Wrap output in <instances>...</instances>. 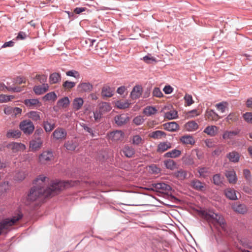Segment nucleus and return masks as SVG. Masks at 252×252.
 Returning <instances> with one entry per match:
<instances>
[{"label": "nucleus", "mask_w": 252, "mask_h": 252, "mask_svg": "<svg viewBox=\"0 0 252 252\" xmlns=\"http://www.w3.org/2000/svg\"><path fill=\"white\" fill-rule=\"evenodd\" d=\"M49 89L48 84H43L42 85L35 86L33 90L34 93L37 95H41L46 92Z\"/></svg>", "instance_id": "f8f14e48"}, {"label": "nucleus", "mask_w": 252, "mask_h": 252, "mask_svg": "<svg viewBox=\"0 0 252 252\" xmlns=\"http://www.w3.org/2000/svg\"><path fill=\"white\" fill-rule=\"evenodd\" d=\"M153 94L154 96L160 97L163 96V94L158 88H155L153 92Z\"/></svg>", "instance_id": "680f3d73"}, {"label": "nucleus", "mask_w": 252, "mask_h": 252, "mask_svg": "<svg viewBox=\"0 0 252 252\" xmlns=\"http://www.w3.org/2000/svg\"><path fill=\"white\" fill-rule=\"evenodd\" d=\"M53 156V153L51 151H45L39 156V160L42 163H45L51 161Z\"/></svg>", "instance_id": "423d86ee"}, {"label": "nucleus", "mask_w": 252, "mask_h": 252, "mask_svg": "<svg viewBox=\"0 0 252 252\" xmlns=\"http://www.w3.org/2000/svg\"><path fill=\"white\" fill-rule=\"evenodd\" d=\"M213 183L217 185H220L222 183V178L220 174H216L213 178Z\"/></svg>", "instance_id": "603ef678"}, {"label": "nucleus", "mask_w": 252, "mask_h": 252, "mask_svg": "<svg viewBox=\"0 0 252 252\" xmlns=\"http://www.w3.org/2000/svg\"><path fill=\"white\" fill-rule=\"evenodd\" d=\"M150 136L154 139H159L163 136H165L166 134L164 132L161 130H157L150 134Z\"/></svg>", "instance_id": "4c0bfd02"}, {"label": "nucleus", "mask_w": 252, "mask_h": 252, "mask_svg": "<svg viewBox=\"0 0 252 252\" xmlns=\"http://www.w3.org/2000/svg\"><path fill=\"white\" fill-rule=\"evenodd\" d=\"M64 146L67 150L74 151L77 147V144L73 141H68L64 143Z\"/></svg>", "instance_id": "79ce46f5"}, {"label": "nucleus", "mask_w": 252, "mask_h": 252, "mask_svg": "<svg viewBox=\"0 0 252 252\" xmlns=\"http://www.w3.org/2000/svg\"><path fill=\"white\" fill-rule=\"evenodd\" d=\"M66 75L68 76L73 77L75 78L79 77V73L78 71L75 70H71L66 72Z\"/></svg>", "instance_id": "4d7b16f0"}, {"label": "nucleus", "mask_w": 252, "mask_h": 252, "mask_svg": "<svg viewBox=\"0 0 252 252\" xmlns=\"http://www.w3.org/2000/svg\"><path fill=\"white\" fill-rule=\"evenodd\" d=\"M224 150L223 146H221L215 149L212 154L213 156H219Z\"/></svg>", "instance_id": "0e129e2a"}, {"label": "nucleus", "mask_w": 252, "mask_h": 252, "mask_svg": "<svg viewBox=\"0 0 252 252\" xmlns=\"http://www.w3.org/2000/svg\"><path fill=\"white\" fill-rule=\"evenodd\" d=\"M181 141L186 144L193 145L195 143V140L193 137L191 135H185L180 138Z\"/></svg>", "instance_id": "cd10ccee"}, {"label": "nucleus", "mask_w": 252, "mask_h": 252, "mask_svg": "<svg viewBox=\"0 0 252 252\" xmlns=\"http://www.w3.org/2000/svg\"><path fill=\"white\" fill-rule=\"evenodd\" d=\"M163 126L164 129L171 132L175 131L179 128V125L175 122L165 123Z\"/></svg>", "instance_id": "4468645a"}, {"label": "nucleus", "mask_w": 252, "mask_h": 252, "mask_svg": "<svg viewBox=\"0 0 252 252\" xmlns=\"http://www.w3.org/2000/svg\"><path fill=\"white\" fill-rule=\"evenodd\" d=\"M191 184V186L197 190L202 191L204 189L203 184L199 180H193L192 181Z\"/></svg>", "instance_id": "72a5a7b5"}, {"label": "nucleus", "mask_w": 252, "mask_h": 252, "mask_svg": "<svg viewBox=\"0 0 252 252\" xmlns=\"http://www.w3.org/2000/svg\"><path fill=\"white\" fill-rule=\"evenodd\" d=\"M57 96L54 92H50L47 94L43 97V100L45 101L55 100L57 99Z\"/></svg>", "instance_id": "37998d69"}, {"label": "nucleus", "mask_w": 252, "mask_h": 252, "mask_svg": "<svg viewBox=\"0 0 252 252\" xmlns=\"http://www.w3.org/2000/svg\"><path fill=\"white\" fill-rule=\"evenodd\" d=\"M203 218L209 222H216L224 231H226V223L224 218L219 214H216L211 210H203L201 212Z\"/></svg>", "instance_id": "f03ea898"}, {"label": "nucleus", "mask_w": 252, "mask_h": 252, "mask_svg": "<svg viewBox=\"0 0 252 252\" xmlns=\"http://www.w3.org/2000/svg\"><path fill=\"white\" fill-rule=\"evenodd\" d=\"M11 146V149L14 151H24L26 149V146L24 144L21 143H16L14 142L12 143L9 145Z\"/></svg>", "instance_id": "bb28decb"}, {"label": "nucleus", "mask_w": 252, "mask_h": 252, "mask_svg": "<svg viewBox=\"0 0 252 252\" xmlns=\"http://www.w3.org/2000/svg\"><path fill=\"white\" fill-rule=\"evenodd\" d=\"M115 122L118 126H122L129 121V117L125 114L117 115L115 117Z\"/></svg>", "instance_id": "9b49d317"}, {"label": "nucleus", "mask_w": 252, "mask_h": 252, "mask_svg": "<svg viewBox=\"0 0 252 252\" xmlns=\"http://www.w3.org/2000/svg\"><path fill=\"white\" fill-rule=\"evenodd\" d=\"M42 126L46 132H50L55 128L56 125L55 123H52L51 120H47L43 122Z\"/></svg>", "instance_id": "6ab92c4d"}, {"label": "nucleus", "mask_w": 252, "mask_h": 252, "mask_svg": "<svg viewBox=\"0 0 252 252\" xmlns=\"http://www.w3.org/2000/svg\"><path fill=\"white\" fill-rule=\"evenodd\" d=\"M153 190L162 194H168L171 190V187L164 183H158L152 184L150 188L143 187V194L145 195L144 198H147V190Z\"/></svg>", "instance_id": "7ed1b4c3"}, {"label": "nucleus", "mask_w": 252, "mask_h": 252, "mask_svg": "<svg viewBox=\"0 0 252 252\" xmlns=\"http://www.w3.org/2000/svg\"><path fill=\"white\" fill-rule=\"evenodd\" d=\"M244 120L248 123L252 124V113L247 112L243 115Z\"/></svg>", "instance_id": "13d9d810"}, {"label": "nucleus", "mask_w": 252, "mask_h": 252, "mask_svg": "<svg viewBox=\"0 0 252 252\" xmlns=\"http://www.w3.org/2000/svg\"><path fill=\"white\" fill-rule=\"evenodd\" d=\"M75 83L74 82L65 81L63 84V87L65 90H70L75 86Z\"/></svg>", "instance_id": "3c124183"}, {"label": "nucleus", "mask_w": 252, "mask_h": 252, "mask_svg": "<svg viewBox=\"0 0 252 252\" xmlns=\"http://www.w3.org/2000/svg\"><path fill=\"white\" fill-rule=\"evenodd\" d=\"M227 122L229 121H236L238 119L237 116L234 113H230L226 118Z\"/></svg>", "instance_id": "338daca9"}, {"label": "nucleus", "mask_w": 252, "mask_h": 252, "mask_svg": "<svg viewBox=\"0 0 252 252\" xmlns=\"http://www.w3.org/2000/svg\"><path fill=\"white\" fill-rule=\"evenodd\" d=\"M101 95L103 97H110L113 95V90L109 86H104L102 88Z\"/></svg>", "instance_id": "b1692460"}, {"label": "nucleus", "mask_w": 252, "mask_h": 252, "mask_svg": "<svg viewBox=\"0 0 252 252\" xmlns=\"http://www.w3.org/2000/svg\"><path fill=\"white\" fill-rule=\"evenodd\" d=\"M42 141L41 137L34 138L30 142V148L32 151H36L38 150L42 145Z\"/></svg>", "instance_id": "1a4fd4ad"}, {"label": "nucleus", "mask_w": 252, "mask_h": 252, "mask_svg": "<svg viewBox=\"0 0 252 252\" xmlns=\"http://www.w3.org/2000/svg\"><path fill=\"white\" fill-rule=\"evenodd\" d=\"M9 189V185L8 182H3L0 184V195L5 193Z\"/></svg>", "instance_id": "ea45409f"}, {"label": "nucleus", "mask_w": 252, "mask_h": 252, "mask_svg": "<svg viewBox=\"0 0 252 252\" xmlns=\"http://www.w3.org/2000/svg\"><path fill=\"white\" fill-rule=\"evenodd\" d=\"M157 112V110L155 107L147 106L143 111V113L147 116H150L156 114Z\"/></svg>", "instance_id": "e433bc0d"}, {"label": "nucleus", "mask_w": 252, "mask_h": 252, "mask_svg": "<svg viewBox=\"0 0 252 252\" xmlns=\"http://www.w3.org/2000/svg\"><path fill=\"white\" fill-rule=\"evenodd\" d=\"M171 148V144L168 141L160 142L158 146L157 152L163 153Z\"/></svg>", "instance_id": "412c9836"}, {"label": "nucleus", "mask_w": 252, "mask_h": 252, "mask_svg": "<svg viewBox=\"0 0 252 252\" xmlns=\"http://www.w3.org/2000/svg\"><path fill=\"white\" fill-rule=\"evenodd\" d=\"M200 113L197 112L196 109L192 110L189 111L187 113V117L188 118H191L195 116L199 115Z\"/></svg>", "instance_id": "052dcab7"}, {"label": "nucleus", "mask_w": 252, "mask_h": 252, "mask_svg": "<svg viewBox=\"0 0 252 252\" xmlns=\"http://www.w3.org/2000/svg\"><path fill=\"white\" fill-rule=\"evenodd\" d=\"M20 129L26 135L32 133L34 126L33 123L30 120H25L21 121L19 125Z\"/></svg>", "instance_id": "20e7f679"}, {"label": "nucleus", "mask_w": 252, "mask_h": 252, "mask_svg": "<svg viewBox=\"0 0 252 252\" xmlns=\"http://www.w3.org/2000/svg\"><path fill=\"white\" fill-rule=\"evenodd\" d=\"M124 133L121 130H116L108 134L109 138L113 141H122L124 138Z\"/></svg>", "instance_id": "6e6552de"}, {"label": "nucleus", "mask_w": 252, "mask_h": 252, "mask_svg": "<svg viewBox=\"0 0 252 252\" xmlns=\"http://www.w3.org/2000/svg\"><path fill=\"white\" fill-rule=\"evenodd\" d=\"M13 98L14 96L13 95H7L5 94H0V102H7Z\"/></svg>", "instance_id": "8fccbe9b"}, {"label": "nucleus", "mask_w": 252, "mask_h": 252, "mask_svg": "<svg viewBox=\"0 0 252 252\" xmlns=\"http://www.w3.org/2000/svg\"><path fill=\"white\" fill-rule=\"evenodd\" d=\"M100 109L101 112H108L111 110V107L109 103L103 102L100 104Z\"/></svg>", "instance_id": "49530a36"}, {"label": "nucleus", "mask_w": 252, "mask_h": 252, "mask_svg": "<svg viewBox=\"0 0 252 252\" xmlns=\"http://www.w3.org/2000/svg\"><path fill=\"white\" fill-rule=\"evenodd\" d=\"M69 104V100L68 97H64L58 101V104L63 107H66Z\"/></svg>", "instance_id": "de8ad7c7"}, {"label": "nucleus", "mask_w": 252, "mask_h": 252, "mask_svg": "<svg viewBox=\"0 0 252 252\" xmlns=\"http://www.w3.org/2000/svg\"><path fill=\"white\" fill-rule=\"evenodd\" d=\"M240 132L239 129L234 130H225L222 134V138L224 140L232 139L237 135Z\"/></svg>", "instance_id": "ddd939ff"}, {"label": "nucleus", "mask_w": 252, "mask_h": 252, "mask_svg": "<svg viewBox=\"0 0 252 252\" xmlns=\"http://www.w3.org/2000/svg\"><path fill=\"white\" fill-rule=\"evenodd\" d=\"M226 157L230 162L234 163L238 162L240 159L239 154L236 151H232L229 153L227 154Z\"/></svg>", "instance_id": "4be33fe9"}, {"label": "nucleus", "mask_w": 252, "mask_h": 252, "mask_svg": "<svg viewBox=\"0 0 252 252\" xmlns=\"http://www.w3.org/2000/svg\"><path fill=\"white\" fill-rule=\"evenodd\" d=\"M44 133V131L42 128H37L33 134V137L34 138H37L38 137H40V136L41 134H42Z\"/></svg>", "instance_id": "e2e57ef3"}, {"label": "nucleus", "mask_w": 252, "mask_h": 252, "mask_svg": "<svg viewBox=\"0 0 252 252\" xmlns=\"http://www.w3.org/2000/svg\"><path fill=\"white\" fill-rule=\"evenodd\" d=\"M243 175L245 179L249 182L252 180V177L250 171L248 169H245L243 170Z\"/></svg>", "instance_id": "864d4df0"}, {"label": "nucleus", "mask_w": 252, "mask_h": 252, "mask_svg": "<svg viewBox=\"0 0 252 252\" xmlns=\"http://www.w3.org/2000/svg\"><path fill=\"white\" fill-rule=\"evenodd\" d=\"M21 135V131L18 130H10L7 131L6 136L7 138H17L20 137Z\"/></svg>", "instance_id": "2f4dec72"}, {"label": "nucleus", "mask_w": 252, "mask_h": 252, "mask_svg": "<svg viewBox=\"0 0 252 252\" xmlns=\"http://www.w3.org/2000/svg\"><path fill=\"white\" fill-rule=\"evenodd\" d=\"M227 105L228 104L226 102L223 101L217 103L216 105V107L219 111H220L221 113H224L227 107Z\"/></svg>", "instance_id": "a18cd8bd"}, {"label": "nucleus", "mask_w": 252, "mask_h": 252, "mask_svg": "<svg viewBox=\"0 0 252 252\" xmlns=\"http://www.w3.org/2000/svg\"><path fill=\"white\" fill-rule=\"evenodd\" d=\"M226 196L231 200L237 199L236 191L232 189H227L225 190Z\"/></svg>", "instance_id": "c85d7f7f"}, {"label": "nucleus", "mask_w": 252, "mask_h": 252, "mask_svg": "<svg viewBox=\"0 0 252 252\" xmlns=\"http://www.w3.org/2000/svg\"><path fill=\"white\" fill-rule=\"evenodd\" d=\"M28 116L34 121H37L40 119V113L37 111H32L30 112Z\"/></svg>", "instance_id": "58836bf2"}, {"label": "nucleus", "mask_w": 252, "mask_h": 252, "mask_svg": "<svg viewBox=\"0 0 252 252\" xmlns=\"http://www.w3.org/2000/svg\"><path fill=\"white\" fill-rule=\"evenodd\" d=\"M198 172L200 177L205 178L209 174V168L206 167H200L198 168Z\"/></svg>", "instance_id": "c03bdc74"}, {"label": "nucleus", "mask_w": 252, "mask_h": 252, "mask_svg": "<svg viewBox=\"0 0 252 252\" xmlns=\"http://www.w3.org/2000/svg\"><path fill=\"white\" fill-rule=\"evenodd\" d=\"M123 154L127 158H131L134 154L133 149L128 146H125L122 150Z\"/></svg>", "instance_id": "c756f323"}, {"label": "nucleus", "mask_w": 252, "mask_h": 252, "mask_svg": "<svg viewBox=\"0 0 252 252\" xmlns=\"http://www.w3.org/2000/svg\"><path fill=\"white\" fill-rule=\"evenodd\" d=\"M116 106L120 109H126L129 107V103L127 101H117L116 102Z\"/></svg>", "instance_id": "09e8293b"}, {"label": "nucleus", "mask_w": 252, "mask_h": 252, "mask_svg": "<svg viewBox=\"0 0 252 252\" xmlns=\"http://www.w3.org/2000/svg\"><path fill=\"white\" fill-rule=\"evenodd\" d=\"M142 141V138L139 135H136L133 136L132 138V143L133 144L138 145L140 144Z\"/></svg>", "instance_id": "69168bd1"}, {"label": "nucleus", "mask_w": 252, "mask_h": 252, "mask_svg": "<svg viewBox=\"0 0 252 252\" xmlns=\"http://www.w3.org/2000/svg\"><path fill=\"white\" fill-rule=\"evenodd\" d=\"M81 126L83 128V129L92 136V137H94L95 135L94 132V130L89 127L86 124H81Z\"/></svg>", "instance_id": "6e6d98bb"}, {"label": "nucleus", "mask_w": 252, "mask_h": 252, "mask_svg": "<svg viewBox=\"0 0 252 252\" xmlns=\"http://www.w3.org/2000/svg\"><path fill=\"white\" fill-rule=\"evenodd\" d=\"M174 176L180 180H184L186 178L187 172L186 171L180 169L174 173Z\"/></svg>", "instance_id": "a19ab883"}, {"label": "nucleus", "mask_w": 252, "mask_h": 252, "mask_svg": "<svg viewBox=\"0 0 252 252\" xmlns=\"http://www.w3.org/2000/svg\"><path fill=\"white\" fill-rule=\"evenodd\" d=\"M93 89V85L90 82H81L77 86V91L81 93H90Z\"/></svg>", "instance_id": "39448f33"}, {"label": "nucleus", "mask_w": 252, "mask_h": 252, "mask_svg": "<svg viewBox=\"0 0 252 252\" xmlns=\"http://www.w3.org/2000/svg\"><path fill=\"white\" fill-rule=\"evenodd\" d=\"M184 127L186 131L192 132L198 128V125L195 121H191L185 124Z\"/></svg>", "instance_id": "2eb2a0df"}, {"label": "nucleus", "mask_w": 252, "mask_h": 252, "mask_svg": "<svg viewBox=\"0 0 252 252\" xmlns=\"http://www.w3.org/2000/svg\"><path fill=\"white\" fill-rule=\"evenodd\" d=\"M232 208L236 213L244 214L247 212V208L244 204L240 203L239 202L234 203L232 205Z\"/></svg>", "instance_id": "9d476101"}, {"label": "nucleus", "mask_w": 252, "mask_h": 252, "mask_svg": "<svg viewBox=\"0 0 252 252\" xmlns=\"http://www.w3.org/2000/svg\"><path fill=\"white\" fill-rule=\"evenodd\" d=\"M218 130V128L217 126H207L204 129L203 132L211 136H214L216 135Z\"/></svg>", "instance_id": "5701e85b"}, {"label": "nucleus", "mask_w": 252, "mask_h": 252, "mask_svg": "<svg viewBox=\"0 0 252 252\" xmlns=\"http://www.w3.org/2000/svg\"><path fill=\"white\" fill-rule=\"evenodd\" d=\"M206 117L207 119L211 121H216L220 119V117L219 116L214 110H208L206 111Z\"/></svg>", "instance_id": "aec40b11"}, {"label": "nucleus", "mask_w": 252, "mask_h": 252, "mask_svg": "<svg viewBox=\"0 0 252 252\" xmlns=\"http://www.w3.org/2000/svg\"><path fill=\"white\" fill-rule=\"evenodd\" d=\"M83 103L84 100L82 98H76L73 101V108L75 110H79L83 106Z\"/></svg>", "instance_id": "a878e982"}, {"label": "nucleus", "mask_w": 252, "mask_h": 252, "mask_svg": "<svg viewBox=\"0 0 252 252\" xmlns=\"http://www.w3.org/2000/svg\"><path fill=\"white\" fill-rule=\"evenodd\" d=\"M61 74L57 72H54L50 75L49 82L51 84H56L61 81Z\"/></svg>", "instance_id": "393cba45"}, {"label": "nucleus", "mask_w": 252, "mask_h": 252, "mask_svg": "<svg viewBox=\"0 0 252 252\" xmlns=\"http://www.w3.org/2000/svg\"><path fill=\"white\" fill-rule=\"evenodd\" d=\"M164 165L166 168L174 170L177 168L176 163L172 159H167L164 161Z\"/></svg>", "instance_id": "c9c22d12"}, {"label": "nucleus", "mask_w": 252, "mask_h": 252, "mask_svg": "<svg viewBox=\"0 0 252 252\" xmlns=\"http://www.w3.org/2000/svg\"><path fill=\"white\" fill-rule=\"evenodd\" d=\"M142 94V86L136 85L132 89L130 93V97L132 99L139 98Z\"/></svg>", "instance_id": "dca6fc26"}, {"label": "nucleus", "mask_w": 252, "mask_h": 252, "mask_svg": "<svg viewBox=\"0 0 252 252\" xmlns=\"http://www.w3.org/2000/svg\"><path fill=\"white\" fill-rule=\"evenodd\" d=\"M6 90L8 91L13 92H20L22 91V89L20 87H7Z\"/></svg>", "instance_id": "774afa93"}, {"label": "nucleus", "mask_w": 252, "mask_h": 252, "mask_svg": "<svg viewBox=\"0 0 252 252\" xmlns=\"http://www.w3.org/2000/svg\"><path fill=\"white\" fill-rule=\"evenodd\" d=\"M178 112L176 110H171L165 113L164 117L168 120L176 119L178 118Z\"/></svg>", "instance_id": "473e14b6"}, {"label": "nucleus", "mask_w": 252, "mask_h": 252, "mask_svg": "<svg viewBox=\"0 0 252 252\" xmlns=\"http://www.w3.org/2000/svg\"><path fill=\"white\" fill-rule=\"evenodd\" d=\"M66 135V130L62 127H58L53 133V137L57 140L65 139Z\"/></svg>", "instance_id": "0eeeda50"}, {"label": "nucleus", "mask_w": 252, "mask_h": 252, "mask_svg": "<svg viewBox=\"0 0 252 252\" xmlns=\"http://www.w3.org/2000/svg\"><path fill=\"white\" fill-rule=\"evenodd\" d=\"M26 177V174L24 172L21 171L17 172L15 176V179L17 181H22Z\"/></svg>", "instance_id": "5fc2aeb1"}, {"label": "nucleus", "mask_w": 252, "mask_h": 252, "mask_svg": "<svg viewBox=\"0 0 252 252\" xmlns=\"http://www.w3.org/2000/svg\"><path fill=\"white\" fill-rule=\"evenodd\" d=\"M181 154V152L180 150L174 149L165 153L164 157L166 158H176L179 157Z\"/></svg>", "instance_id": "7c9ffc66"}, {"label": "nucleus", "mask_w": 252, "mask_h": 252, "mask_svg": "<svg viewBox=\"0 0 252 252\" xmlns=\"http://www.w3.org/2000/svg\"><path fill=\"white\" fill-rule=\"evenodd\" d=\"M46 179L45 176L40 175L34 180L33 183L37 186L32 187L28 194L27 201L29 204L42 197L46 198L54 196L62 190L74 186V183L71 181L56 180L53 181L50 186L45 188L43 186Z\"/></svg>", "instance_id": "f257e3e1"}, {"label": "nucleus", "mask_w": 252, "mask_h": 252, "mask_svg": "<svg viewBox=\"0 0 252 252\" xmlns=\"http://www.w3.org/2000/svg\"><path fill=\"white\" fill-rule=\"evenodd\" d=\"M184 99L188 106H190L193 103L192 97L191 95L186 94L184 96Z\"/></svg>", "instance_id": "bf43d9fd"}, {"label": "nucleus", "mask_w": 252, "mask_h": 252, "mask_svg": "<svg viewBox=\"0 0 252 252\" xmlns=\"http://www.w3.org/2000/svg\"><path fill=\"white\" fill-rule=\"evenodd\" d=\"M225 176L230 183H236L237 178L236 172L234 170L226 171L225 172Z\"/></svg>", "instance_id": "f3484780"}, {"label": "nucleus", "mask_w": 252, "mask_h": 252, "mask_svg": "<svg viewBox=\"0 0 252 252\" xmlns=\"http://www.w3.org/2000/svg\"><path fill=\"white\" fill-rule=\"evenodd\" d=\"M24 103L27 107L33 109L36 105L40 103V101L37 98L26 99L24 101Z\"/></svg>", "instance_id": "a211bd4d"}, {"label": "nucleus", "mask_w": 252, "mask_h": 252, "mask_svg": "<svg viewBox=\"0 0 252 252\" xmlns=\"http://www.w3.org/2000/svg\"><path fill=\"white\" fill-rule=\"evenodd\" d=\"M143 60L146 63L151 64H155L158 62V61L156 59V58L152 56V55L150 54L147 56L143 57Z\"/></svg>", "instance_id": "f704fd0d"}]
</instances>
